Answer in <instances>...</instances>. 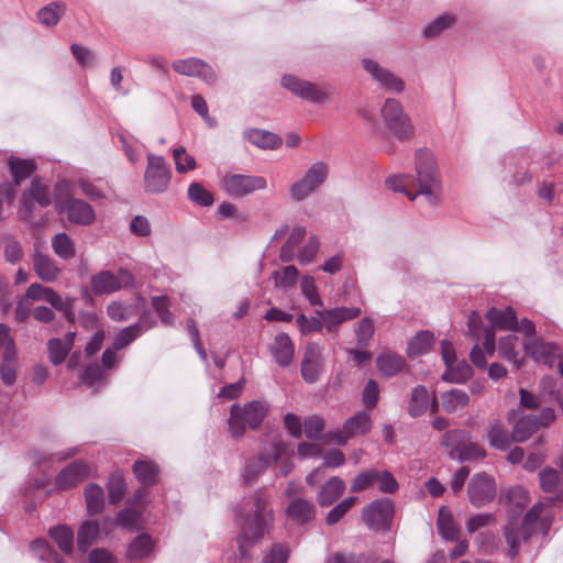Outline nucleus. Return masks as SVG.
<instances>
[{"label":"nucleus","instance_id":"obj_22","mask_svg":"<svg viewBox=\"0 0 563 563\" xmlns=\"http://www.w3.org/2000/svg\"><path fill=\"white\" fill-rule=\"evenodd\" d=\"M91 465L77 460L64 467L56 476V486L60 489H69L88 478L91 474Z\"/></svg>","mask_w":563,"mask_h":563},{"label":"nucleus","instance_id":"obj_26","mask_svg":"<svg viewBox=\"0 0 563 563\" xmlns=\"http://www.w3.org/2000/svg\"><path fill=\"white\" fill-rule=\"evenodd\" d=\"M76 332L69 331L64 338H54L47 342L48 358L52 364L59 365L65 362L69 351L74 345Z\"/></svg>","mask_w":563,"mask_h":563},{"label":"nucleus","instance_id":"obj_33","mask_svg":"<svg viewBox=\"0 0 563 563\" xmlns=\"http://www.w3.org/2000/svg\"><path fill=\"white\" fill-rule=\"evenodd\" d=\"M286 514L292 520L305 523L314 518L316 507L312 501L297 497L289 503Z\"/></svg>","mask_w":563,"mask_h":563},{"label":"nucleus","instance_id":"obj_52","mask_svg":"<svg viewBox=\"0 0 563 563\" xmlns=\"http://www.w3.org/2000/svg\"><path fill=\"white\" fill-rule=\"evenodd\" d=\"M299 276L298 269L294 265L286 266L282 272L274 271L272 278L275 280V286L283 289H289L297 283Z\"/></svg>","mask_w":563,"mask_h":563},{"label":"nucleus","instance_id":"obj_50","mask_svg":"<svg viewBox=\"0 0 563 563\" xmlns=\"http://www.w3.org/2000/svg\"><path fill=\"white\" fill-rule=\"evenodd\" d=\"M65 11V5L59 2L51 3L37 12L38 21L46 26H54L58 23Z\"/></svg>","mask_w":563,"mask_h":563},{"label":"nucleus","instance_id":"obj_40","mask_svg":"<svg viewBox=\"0 0 563 563\" xmlns=\"http://www.w3.org/2000/svg\"><path fill=\"white\" fill-rule=\"evenodd\" d=\"M376 365L383 376L391 377L402 369L405 361L395 353L386 352L377 357Z\"/></svg>","mask_w":563,"mask_h":563},{"label":"nucleus","instance_id":"obj_63","mask_svg":"<svg viewBox=\"0 0 563 563\" xmlns=\"http://www.w3.org/2000/svg\"><path fill=\"white\" fill-rule=\"evenodd\" d=\"M319 246V240L316 236H310L297 255L298 262L301 265L311 263L318 253Z\"/></svg>","mask_w":563,"mask_h":563},{"label":"nucleus","instance_id":"obj_45","mask_svg":"<svg viewBox=\"0 0 563 563\" xmlns=\"http://www.w3.org/2000/svg\"><path fill=\"white\" fill-rule=\"evenodd\" d=\"M537 430L538 417L536 415H528L517 421L512 429L511 438L515 442H523Z\"/></svg>","mask_w":563,"mask_h":563},{"label":"nucleus","instance_id":"obj_58","mask_svg":"<svg viewBox=\"0 0 563 563\" xmlns=\"http://www.w3.org/2000/svg\"><path fill=\"white\" fill-rule=\"evenodd\" d=\"M176 170L179 174L187 173L196 168V159L194 156L187 154L185 147L179 146L173 152Z\"/></svg>","mask_w":563,"mask_h":563},{"label":"nucleus","instance_id":"obj_30","mask_svg":"<svg viewBox=\"0 0 563 563\" xmlns=\"http://www.w3.org/2000/svg\"><path fill=\"white\" fill-rule=\"evenodd\" d=\"M25 296L34 301H46L59 311H64L66 309L60 295H58L54 289L44 287L38 283L31 284Z\"/></svg>","mask_w":563,"mask_h":563},{"label":"nucleus","instance_id":"obj_20","mask_svg":"<svg viewBox=\"0 0 563 563\" xmlns=\"http://www.w3.org/2000/svg\"><path fill=\"white\" fill-rule=\"evenodd\" d=\"M523 349L528 356L548 366H553L561 357V350L558 345L540 339H525Z\"/></svg>","mask_w":563,"mask_h":563},{"label":"nucleus","instance_id":"obj_5","mask_svg":"<svg viewBox=\"0 0 563 563\" xmlns=\"http://www.w3.org/2000/svg\"><path fill=\"white\" fill-rule=\"evenodd\" d=\"M54 201L56 209L65 211L71 223L88 225L95 220V211L89 203L69 197V185L65 180L56 184Z\"/></svg>","mask_w":563,"mask_h":563},{"label":"nucleus","instance_id":"obj_41","mask_svg":"<svg viewBox=\"0 0 563 563\" xmlns=\"http://www.w3.org/2000/svg\"><path fill=\"white\" fill-rule=\"evenodd\" d=\"M54 253L64 261H69L76 255V245L73 239L65 232L55 234L51 241Z\"/></svg>","mask_w":563,"mask_h":563},{"label":"nucleus","instance_id":"obj_32","mask_svg":"<svg viewBox=\"0 0 563 563\" xmlns=\"http://www.w3.org/2000/svg\"><path fill=\"white\" fill-rule=\"evenodd\" d=\"M78 453H79V448H77V446L67 448L65 450L57 451L54 453H48L43 450H33L29 453V459L32 464H34L36 466H43L45 464H51L55 461L62 462V461L68 460L70 457H74Z\"/></svg>","mask_w":563,"mask_h":563},{"label":"nucleus","instance_id":"obj_49","mask_svg":"<svg viewBox=\"0 0 563 563\" xmlns=\"http://www.w3.org/2000/svg\"><path fill=\"white\" fill-rule=\"evenodd\" d=\"M49 534L64 553H71L74 547V533L71 529L66 526H58L51 529Z\"/></svg>","mask_w":563,"mask_h":563},{"label":"nucleus","instance_id":"obj_59","mask_svg":"<svg viewBox=\"0 0 563 563\" xmlns=\"http://www.w3.org/2000/svg\"><path fill=\"white\" fill-rule=\"evenodd\" d=\"M377 470L371 468L358 473L351 485L352 493H358L365 490L376 483Z\"/></svg>","mask_w":563,"mask_h":563},{"label":"nucleus","instance_id":"obj_55","mask_svg":"<svg viewBox=\"0 0 563 563\" xmlns=\"http://www.w3.org/2000/svg\"><path fill=\"white\" fill-rule=\"evenodd\" d=\"M290 556V548L286 543H275L263 555L261 563H287Z\"/></svg>","mask_w":563,"mask_h":563},{"label":"nucleus","instance_id":"obj_61","mask_svg":"<svg viewBox=\"0 0 563 563\" xmlns=\"http://www.w3.org/2000/svg\"><path fill=\"white\" fill-rule=\"evenodd\" d=\"M300 287L302 295L308 299L310 305L319 307L323 306V301L318 294L314 279L311 276H303L301 278Z\"/></svg>","mask_w":563,"mask_h":563},{"label":"nucleus","instance_id":"obj_11","mask_svg":"<svg viewBox=\"0 0 563 563\" xmlns=\"http://www.w3.org/2000/svg\"><path fill=\"white\" fill-rule=\"evenodd\" d=\"M395 516V505L388 498L377 499L368 504L362 510L365 525L375 531H388Z\"/></svg>","mask_w":563,"mask_h":563},{"label":"nucleus","instance_id":"obj_10","mask_svg":"<svg viewBox=\"0 0 563 563\" xmlns=\"http://www.w3.org/2000/svg\"><path fill=\"white\" fill-rule=\"evenodd\" d=\"M172 172L163 156L147 154V167L144 173L145 191L161 194L167 190Z\"/></svg>","mask_w":563,"mask_h":563},{"label":"nucleus","instance_id":"obj_12","mask_svg":"<svg viewBox=\"0 0 563 563\" xmlns=\"http://www.w3.org/2000/svg\"><path fill=\"white\" fill-rule=\"evenodd\" d=\"M282 86L297 97L311 103L327 102L332 93L330 86L319 87L310 81L299 79L294 75H286L282 78Z\"/></svg>","mask_w":563,"mask_h":563},{"label":"nucleus","instance_id":"obj_48","mask_svg":"<svg viewBox=\"0 0 563 563\" xmlns=\"http://www.w3.org/2000/svg\"><path fill=\"white\" fill-rule=\"evenodd\" d=\"M148 327L143 328L141 322L132 324L122 329L113 340V349L122 350L129 344H131L141 333L146 330Z\"/></svg>","mask_w":563,"mask_h":563},{"label":"nucleus","instance_id":"obj_1","mask_svg":"<svg viewBox=\"0 0 563 563\" xmlns=\"http://www.w3.org/2000/svg\"><path fill=\"white\" fill-rule=\"evenodd\" d=\"M386 184L389 189L406 195L412 201L423 197L430 206H437L441 199L440 174L432 153L424 148L416 152V178L395 175L388 177Z\"/></svg>","mask_w":563,"mask_h":563},{"label":"nucleus","instance_id":"obj_6","mask_svg":"<svg viewBox=\"0 0 563 563\" xmlns=\"http://www.w3.org/2000/svg\"><path fill=\"white\" fill-rule=\"evenodd\" d=\"M471 439L468 431L455 429L442 435L441 444L449 449V456L452 460L465 462L485 457V449Z\"/></svg>","mask_w":563,"mask_h":563},{"label":"nucleus","instance_id":"obj_13","mask_svg":"<svg viewBox=\"0 0 563 563\" xmlns=\"http://www.w3.org/2000/svg\"><path fill=\"white\" fill-rule=\"evenodd\" d=\"M133 275L125 268H120L117 273L101 271L91 277V290L96 296H102L115 292L122 288L133 285Z\"/></svg>","mask_w":563,"mask_h":563},{"label":"nucleus","instance_id":"obj_15","mask_svg":"<svg viewBox=\"0 0 563 563\" xmlns=\"http://www.w3.org/2000/svg\"><path fill=\"white\" fill-rule=\"evenodd\" d=\"M371 428L372 420L369 415L358 412L343 423L342 430L329 432L327 437L334 443L344 445L350 439L367 433Z\"/></svg>","mask_w":563,"mask_h":563},{"label":"nucleus","instance_id":"obj_14","mask_svg":"<svg viewBox=\"0 0 563 563\" xmlns=\"http://www.w3.org/2000/svg\"><path fill=\"white\" fill-rule=\"evenodd\" d=\"M266 186V179L262 176L228 174L222 179L223 190L234 198H241L255 190L265 189Z\"/></svg>","mask_w":563,"mask_h":563},{"label":"nucleus","instance_id":"obj_7","mask_svg":"<svg viewBox=\"0 0 563 563\" xmlns=\"http://www.w3.org/2000/svg\"><path fill=\"white\" fill-rule=\"evenodd\" d=\"M380 115L388 131L398 140H408L413 135L415 128L411 120L398 100L386 99L380 109Z\"/></svg>","mask_w":563,"mask_h":563},{"label":"nucleus","instance_id":"obj_21","mask_svg":"<svg viewBox=\"0 0 563 563\" xmlns=\"http://www.w3.org/2000/svg\"><path fill=\"white\" fill-rule=\"evenodd\" d=\"M52 203V196L49 189L41 180L34 179L31 186L23 191L22 195V209L21 211L25 217H30L35 205L40 207H47Z\"/></svg>","mask_w":563,"mask_h":563},{"label":"nucleus","instance_id":"obj_47","mask_svg":"<svg viewBox=\"0 0 563 563\" xmlns=\"http://www.w3.org/2000/svg\"><path fill=\"white\" fill-rule=\"evenodd\" d=\"M455 23V15L449 13L441 14L426 25L423 29V36L427 38H434L445 30L451 29Z\"/></svg>","mask_w":563,"mask_h":563},{"label":"nucleus","instance_id":"obj_18","mask_svg":"<svg viewBox=\"0 0 563 563\" xmlns=\"http://www.w3.org/2000/svg\"><path fill=\"white\" fill-rule=\"evenodd\" d=\"M323 349L320 344L311 342L306 346L301 361L302 378L309 383H316L323 372Z\"/></svg>","mask_w":563,"mask_h":563},{"label":"nucleus","instance_id":"obj_43","mask_svg":"<svg viewBox=\"0 0 563 563\" xmlns=\"http://www.w3.org/2000/svg\"><path fill=\"white\" fill-rule=\"evenodd\" d=\"M472 375V366L466 361H462L448 366L446 371L442 374V379L448 383L463 384L470 379Z\"/></svg>","mask_w":563,"mask_h":563},{"label":"nucleus","instance_id":"obj_38","mask_svg":"<svg viewBox=\"0 0 563 563\" xmlns=\"http://www.w3.org/2000/svg\"><path fill=\"white\" fill-rule=\"evenodd\" d=\"M154 549V541L147 533H142L130 543L126 556L130 561L147 558Z\"/></svg>","mask_w":563,"mask_h":563},{"label":"nucleus","instance_id":"obj_25","mask_svg":"<svg viewBox=\"0 0 563 563\" xmlns=\"http://www.w3.org/2000/svg\"><path fill=\"white\" fill-rule=\"evenodd\" d=\"M32 262L36 276L44 283H54L62 273L56 261L37 249L34 251Z\"/></svg>","mask_w":563,"mask_h":563},{"label":"nucleus","instance_id":"obj_35","mask_svg":"<svg viewBox=\"0 0 563 563\" xmlns=\"http://www.w3.org/2000/svg\"><path fill=\"white\" fill-rule=\"evenodd\" d=\"M470 396L466 391L452 388L441 395V406L448 413H455L470 405Z\"/></svg>","mask_w":563,"mask_h":563},{"label":"nucleus","instance_id":"obj_36","mask_svg":"<svg viewBox=\"0 0 563 563\" xmlns=\"http://www.w3.org/2000/svg\"><path fill=\"white\" fill-rule=\"evenodd\" d=\"M244 137L255 146L263 150H274L280 146L282 140L278 135L260 129L244 131Z\"/></svg>","mask_w":563,"mask_h":563},{"label":"nucleus","instance_id":"obj_3","mask_svg":"<svg viewBox=\"0 0 563 563\" xmlns=\"http://www.w3.org/2000/svg\"><path fill=\"white\" fill-rule=\"evenodd\" d=\"M545 504L537 503L525 516L523 520L519 523L515 518H510L508 525L505 527L504 537L508 545V554L514 558L519 551L521 542L529 539L537 528L539 521L540 529L543 534L548 533L552 525V515L544 512Z\"/></svg>","mask_w":563,"mask_h":563},{"label":"nucleus","instance_id":"obj_57","mask_svg":"<svg viewBox=\"0 0 563 563\" xmlns=\"http://www.w3.org/2000/svg\"><path fill=\"white\" fill-rule=\"evenodd\" d=\"M188 197L192 202L201 207H209L214 201L212 194L199 183H192L189 185Z\"/></svg>","mask_w":563,"mask_h":563},{"label":"nucleus","instance_id":"obj_34","mask_svg":"<svg viewBox=\"0 0 563 563\" xmlns=\"http://www.w3.org/2000/svg\"><path fill=\"white\" fill-rule=\"evenodd\" d=\"M518 343V336L514 333L507 334L498 341V356L515 365L516 368H520L525 358L519 357V352L516 349Z\"/></svg>","mask_w":563,"mask_h":563},{"label":"nucleus","instance_id":"obj_29","mask_svg":"<svg viewBox=\"0 0 563 563\" xmlns=\"http://www.w3.org/2000/svg\"><path fill=\"white\" fill-rule=\"evenodd\" d=\"M486 318L493 328L492 330H517V314L511 307L506 309L492 308L487 311Z\"/></svg>","mask_w":563,"mask_h":563},{"label":"nucleus","instance_id":"obj_2","mask_svg":"<svg viewBox=\"0 0 563 563\" xmlns=\"http://www.w3.org/2000/svg\"><path fill=\"white\" fill-rule=\"evenodd\" d=\"M244 510L247 512L246 515L242 512L239 515L241 530L236 541L240 555L247 559L251 548L269 531L274 522V514L268 508V498L262 489L254 493L245 504Z\"/></svg>","mask_w":563,"mask_h":563},{"label":"nucleus","instance_id":"obj_64","mask_svg":"<svg viewBox=\"0 0 563 563\" xmlns=\"http://www.w3.org/2000/svg\"><path fill=\"white\" fill-rule=\"evenodd\" d=\"M141 520V514L134 509H123L118 514L117 525L125 529H137Z\"/></svg>","mask_w":563,"mask_h":563},{"label":"nucleus","instance_id":"obj_8","mask_svg":"<svg viewBox=\"0 0 563 563\" xmlns=\"http://www.w3.org/2000/svg\"><path fill=\"white\" fill-rule=\"evenodd\" d=\"M329 165L324 162L313 163L305 174L289 188L290 198L300 202L317 191L327 180Z\"/></svg>","mask_w":563,"mask_h":563},{"label":"nucleus","instance_id":"obj_46","mask_svg":"<svg viewBox=\"0 0 563 563\" xmlns=\"http://www.w3.org/2000/svg\"><path fill=\"white\" fill-rule=\"evenodd\" d=\"M434 342L433 334L429 331L419 332L408 344L407 353L410 357L426 354Z\"/></svg>","mask_w":563,"mask_h":563},{"label":"nucleus","instance_id":"obj_4","mask_svg":"<svg viewBox=\"0 0 563 563\" xmlns=\"http://www.w3.org/2000/svg\"><path fill=\"white\" fill-rule=\"evenodd\" d=\"M268 411L269 404L265 400H252L244 405L233 404L228 420L231 437L240 439L244 435L246 428H258Z\"/></svg>","mask_w":563,"mask_h":563},{"label":"nucleus","instance_id":"obj_19","mask_svg":"<svg viewBox=\"0 0 563 563\" xmlns=\"http://www.w3.org/2000/svg\"><path fill=\"white\" fill-rule=\"evenodd\" d=\"M11 174L14 183L3 189L0 192L3 194L9 202H12L15 197V188L21 184L22 180L29 178L36 169V164L30 158H20L11 156L8 161Z\"/></svg>","mask_w":563,"mask_h":563},{"label":"nucleus","instance_id":"obj_24","mask_svg":"<svg viewBox=\"0 0 563 563\" xmlns=\"http://www.w3.org/2000/svg\"><path fill=\"white\" fill-rule=\"evenodd\" d=\"M362 310L357 307H338L333 309L317 311L322 317L323 325L328 332H335L341 323L353 320L361 316Z\"/></svg>","mask_w":563,"mask_h":563},{"label":"nucleus","instance_id":"obj_54","mask_svg":"<svg viewBox=\"0 0 563 563\" xmlns=\"http://www.w3.org/2000/svg\"><path fill=\"white\" fill-rule=\"evenodd\" d=\"M486 438L489 444L498 450H506L510 443L507 431L499 423L489 427Z\"/></svg>","mask_w":563,"mask_h":563},{"label":"nucleus","instance_id":"obj_62","mask_svg":"<svg viewBox=\"0 0 563 563\" xmlns=\"http://www.w3.org/2000/svg\"><path fill=\"white\" fill-rule=\"evenodd\" d=\"M296 322H297L299 330L302 334L319 332L324 327L322 317L319 314H318V317H311V318H307L305 314H299L296 319Z\"/></svg>","mask_w":563,"mask_h":563},{"label":"nucleus","instance_id":"obj_23","mask_svg":"<svg viewBox=\"0 0 563 563\" xmlns=\"http://www.w3.org/2000/svg\"><path fill=\"white\" fill-rule=\"evenodd\" d=\"M173 68L180 75L200 77L207 84H213L217 79L213 69L203 60L198 58L175 60L173 63Z\"/></svg>","mask_w":563,"mask_h":563},{"label":"nucleus","instance_id":"obj_56","mask_svg":"<svg viewBox=\"0 0 563 563\" xmlns=\"http://www.w3.org/2000/svg\"><path fill=\"white\" fill-rule=\"evenodd\" d=\"M0 354L4 361H13L16 355L14 341L10 336V330L3 323H0Z\"/></svg>","mask_w":563,"mask_h":563},{"label":"nucleus","instance_id":"obj_28","mask_svg":"<svg viewBox=\"0 0 563 563\" xmlns=\"http://www.w3.org/2000/svg\"><path fill=\"white\" fill-rule=\"evenodd\" d=\"M431 408L432 412H437L439 404L435 398L430 402V397L424 386H417L411 393V398L408 406L409 415L413 418L423 415L428 408Z\"/></svg>","mask_w":563,"mask_h":563},{"label":"nucleus","instance_id":"obj_44","mask_svg":"<svg viewBox=\"0 0 563 563\" xmlns=\"http://www.w3.org/2000/svg\"><path fill=\"white\" fill-rule=\"evenodd\" d=\"M87 511L90 516L100 514L104 508V493L97 484H89L85 488Z\"/></svg>","mask_w":563,"mask_h":563},{"label":"nucleus","instance_id":"obj_37","mask_svg":"<svg viewBox=\"0 0 563 563\" xmlns=\"http://www.w3.org/2000/svg\"><path fill=\"white\" fill-rule=\"evenodd\" d=\"M133 473L144 486H152L157 482L159 468L153 461L141 459L134 462Z\"/></svg>","mask_w":563,"mask_h":563},{"label":"nucleus","instance_id":"obj_27","mask_svg":"<svg viewBox=\"0 0 563 563\" xmlns=\"http://www.w3.org/2000/svg\"><path fill=\"white\" fill-rule=\"evenodd\" d=\"M345 482L339 476L330 477L323 483L317 493V501L321 507H327L336 501L345 490Z\"/></svg>","mask_w":563,"mask_h":563},{"label":"nucleus","instance_id":"obj_17","mask_svg":"<svg viewBox=\"0 0 563 563\" xmlns=\"http://www.w3.org/2000/svg\"><path fill=\"white\" fill-rule=\"evenodd\" d=\"M364 69L385 91L400 93L405 89V82L393 71L380 66L377 62L364 58L362 60Z\"/></svg>","mask_w":563,"mask_h":563},{"label":"nucleus","instance_id":"obj_9","mask_svg":"<svg viewBox=\"0 0 563 563\" xmlns=\"http://www.w3.org/2000/svg\"><path fill=\"white\" fill-rule=\"evenodd\" d=\"M286 451V444L278 437H275L267 443L263 451L251 459L243 471V478L246 483H251L257 478V476L275 463Z\"/></svg>","mask_w":563,"mask_h":563},{"label":"nucleus","instance_id":"obj_51","mask_svg":"<svg viewBox=\"0 0 563 563\" xmlns=\"http://www.w3.org/2000/svg\"><path fill=\"white\" fill-rule=\"evenodd\" d=\"M30 550L41 561L63 563V559L52 549L45 540H35L31 543Z\"/></svg>","mask_w":563,"mask_h":563},{"label":"nucleus","instance_id":"obj_60","mask_svg":"<svg viewBox=\"0 0 563 563\" xmlns=\"http://www.w3.org/2000/svg\"><path fill=\"white\" fill-rule=\"evenodd\" d=\"M374 331L375 327L373 320L369 318L362 319L355 328L357 345L360 347H366L374 335Z\"/></svg>","mask_w":563,"mask_h":563},{"label":"nucleus","instance_id":"obj_31","mask_svg":"<svg viewBox=\"0 0 563 563\" xmlns=\"http://www.w3.org/2000/svg\"><path fill=\"white\" fill-rule=\"evenodd\" d=\"M271 352L280 366L289 365L294 358L295 349L288 334L279 333L276 335L271 345Z\"/></svg>","mask_w":563,"mask_h":563},{"label":"nucleus","instance_id":"obj_42","mask_svg":"<svg viewBox=\"0 0 563 563\" xmlns=\"http://www.w3.org/2000/svg\"><path fill=\"white\" fill-rule=\"evenodd\" d=\"M100 534V528L97 521L87 520L78 529L77 544L80 551L86 552L92 545Z\"/></svg>","mask_w":563,"mask_h":563},{"label":"nucleus","instance_id":"obj_39","mask_svg":"<svg viewBox=\"0 0 563 563\" xmlns=\"http://www.w3.org/2000/svg\"><path fill=\"white\" fill-rule=\"evenodd\" d=\"M437 528L439 534L445 540H456L460 533V530L454 522L452 512L446 507H441L439 509Z\"/></svg>","mask_w":563,"mask_h":563},{"label":"nucleus","instance_id":"obj_53","mask_svg":"<svg viewBox=\"0 0 563 563\" xmlns=\"http://www.w3.org/2000/svg\"><path fill=\"white\" fill-rule=\"evenodd\" d=\"M357 497L350 496L336 504L327 515L325 522L329 526L338 523L347 511L356 504Z\"/></svg>","mask_w":563,"mask_h":563},{"label":"nucleus","instance_id":"obj_16","mask_svg":"<svg viewBox=\"0 0 563 563\" xmlns=\"http://www.w3.org/2000/svg\"><path fill=\"white\" fill-rule=\"evenodd\" d=\"M470 501L475 507H482L492 500L496 496V484L492 476L486 473L475 474L467 488Z\"/></svg>","mask_w":563,"mask_h":563}]
</instances>
